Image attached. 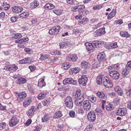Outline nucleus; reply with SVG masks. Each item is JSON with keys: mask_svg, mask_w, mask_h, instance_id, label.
Returning <instances> with one entry per match:
<instances>
[{"mask_svg": "<svg viewBox=\"0 0 131 131\" xmlns=\"http://www.w3.org/2000/svg\"><path fill=\"white\" fill-rule=\"evenodd\" d=\"M39 5V3L37 1H34L31 3V7L32 8H36Z\"/></svg>", "mask_w": 131, "mask_h": 131, "instance_id": "b1692460", "label": "nucleus"}, {"mask_svg": "<svg viewBox=\"0 0 131 131\" xmlns=\"http://www.w3.org/2000/svg\"><path fill=\"white\" fill-rule=\"evenodd\" d=\"M63 83L64 85H66V84L75 85L77 83V81L75 80H74L72 78H66L63 81Z\"/></svg>", "mask_w": 131, "mask_h": 131, "instance_id": "39448f33", "label": "nucleus"}, {"mask_svg": "<svg viewBox=\"0 0 131 131\" xmlns=\"http://www.w3.org/2000/svg\"><path fill=\"white\" fill-rule=\"evenodd\" d=\"M80 91H81L80 90H78L76 91V93H75L74 95L73 94V96L74 95L75 96V97L76 98L77 97V98L80 97L82 95H83V96L84 97L83 94L81 95Z\"/></svg>", "mask_w": 131, "mask_h": 131, "instance_id": "473e14b6", "label": "nucleus"}, {"mask_svg": "<svg viewBox=\"0 0 131 131\" xmlns=\"http://www.w3.org/2000/svg\"><path fill=\"white\" fill-rule=\"evenodd\" d=\"M114 90L120 95H122V91L119 86H116L114 88Z\"/></svg>", "mask_w": 131, "mask_h": 131, "instance_id": "cd10ccee", "label": "nucleus"}, {"mask_svg": "<svg viewBox=\"0 0 131 131\" xmlns=\"http://www.w3.org/2000/svg\"><path fill=\"white\" fill-rule=\"evenodd\" d=\"M129 71V70L125 68H124L122 71V74L123 75L125 76L128 74Z\"/></svg>", "mask_w": 131, "mask_h": 131, "instance_id": "f704fd0d", "label": "nucleus"}, {"mask_svg": "<svg viewBox=\"0 0 131 131\" xmlns=\"http://www.w3.org/2000/svg\"><path fill=\"white\" fill-rule=\"evenodd\" d=\"M54 7L55 6L54 5L51 3L47 4L45 6V8L50 10L53 9Z\"/></svg>", "mask_w": 131, "mask_h": 131, "instance_id": "2f4dec72", "label": "nucleus"}, {"mask_svg": "<svg viewBox=\"0 0 131 131\" xmlns=\"http://www.w3.org/2000/svg\"><path fill=\"white\" fill-rule=\"evenodd\" d=\"M127 107L131 110V101L129 102L127 104Z\"/></svg>", "mask_w": 131, "mask_h": 131, "instance_id": "774afa93", "label": "nucleus"}, {"mask_svg": "<svg viewBox=\"0 0 131 131\" xmlns=\"http://www.w3.org/2000/svg\"><path fill=\"white\" fill-rule=\"evenodd\" d=\"M77 7V6H76L72 7L71 9V10L73 12H76L78 10V8Z\"/></svg>", "mask_w": 131, "mask_h": 131, "instance_id": "0e129e2a", "label": "nucleus"}, {"mask_svg": "<svg viewBox=\"0 0 131 131\" xmlns=\"http://www.w3.org/2000/svg\"><path fill=\"white\" fill-rule=\"evenodd\" d=\"M103 83L105 86L108 88H112L113 86L112 82L109 80L108 78L106 76L104 77L103 78Z\"/></svg>", "mask_w": 131, "mask_h": 131, "instance_id": "f257e3e1", "label": "nucleus"}, {"mask_svg": "<svg viewBox=\"0 0 131 131\" xmlns=\"http://www.w3.org/2000/svg\"><path fill=\"white\" fill-rule=\"evenodd\" d=\"M94 36L95 37L98 36H101V34L99 32L98 30L96 31L95 32L94 34Z\"/></svg>", "mask_w": 131, "mask_h": 131, "instance_id": "338daca9", "label": "nucleus"}, {"mask_svg": "<svg viewBox=\"0 0 131 131\" xmlns=\"http://www.w3.org/2000/svg\"><path fill=\"white\" fill-rule=\"evenodd\" d=\"M127 111L125 108H119L117 111V114L118 115L123 116L125 115L127 113Z\"/></svg>", "mask_w": 131, "mask_h": 131, "instance_id": "0eeeda50", "label": "nucleus"}, {"mask_svg": "<svg viewBox=\"0 0 131 131\" xmlns=\"http://www.w3.org/2000/svg\"><path fill=\"white\" fill-rule=\"evenodd\" d=\"M96 94L99 97L104 99H105L106 98L105 94L102 91H99Z\"/></svg>", "mask_w": 131, "mask_h": 131, "instance_id": "a878e982", "label": "nucleus"}, {"mask_svg": "<svg viewBox=\"0 0 131 131\" xmlns=\"http://www.w3.org/2000/svg\"><path fill=\"white\" fill-rule=\"evenodd\" d=\"M66 2L67 3L71 4H73L74 3V0H66Z\"/></svg>", "mask_w": 131, "mask_h": 131, "instance_id": "680f3d73", "label": "nucleus"}, {"mask_svg": "<svg viewBox=\"0 0 131 131\" xmlns=\"http://www.w3.org/2000/svg\"><path fill=\"white\" fill-rule=\"evenodd\" d=\"M6 124L5 123L3 122L0 124V129H4L6 126Z\"/></svg>", "mask_w": 131, "mask_h": 131, "instance_id": "603ef678", "label": "nucleus"}, {"mask_svg": "<svg viewBox=\"0 0 131 131\" xmlns=\"http://www.w3.org/2000/svg\"><path fill=\"white\" fill-rule=\"evenodd\" d=\"M128 70H129L131 69V61H130L128 62L126 65L125 68Z\"/></svg>", "mask_w": 131, "mask_h": 131, "instance_id": "79ce46f5", "label": "nucleus"}, {"mask_svg": "<svg viewBox=\"0 0 131 131\" xmlns=\"http://www.w3.org/2000/svg\"><path fill=\"white\" fill-rule=\"evenodd\" d=\"M17 66L15 64L9 65L8 69V71H15L18 69Z\"/></svg>", "mask_w": 131, "mask_h": 131, "instance_id": "5701e85b", "label": "nucleus"}, {"mask_svg": "<svg viewBox=\"0 0 131 131\" xmlns=\"http://www.w3.org/2000/svg\"><path fill=\"white\" fill-rule=\"evenodd\" d=\"M87 19L86 17H84L81 21H79V23L82 24H84L86 23Z\"/></svg>", "mask_w": 131, "mask_h": 131, "instance_id": "a19ab883", "label": "nucleus"}, {"mask_svg": "<svg viewBox=\"0 0 131 131\" xmlns=\"http://www.w3.org/2000/svg\"><path fill=\"white\" fill-rule=\"evenodd\" d=\"M26 96V94L24 92L20 93L18 94L17 100L18 101H22Z\"/></svg>", "mask_w": 131, "mask_h": 131, "instance_id": "f8f14e48", "label": "nucleus"}, {"mask_svg": "<svg viewBox=\"0 0 131 131\" xmlns=\"http://www.w3.org/2000/svg\"><path fill=\"white\" fill-rule=\"evenodd\" d=\"M35 107L34 106H32L27 112V115L29 116H32L33 115L34 113L35 112Z\"/></svg>", "mask_w": 131, "mask_h": 131, "instance_id": "f3484780", "label": "nucleus"}, {"mask_svg": "<svg viewBox=\"0 0 131 131\" xmlns=\"http://www.w3.org/2000/svg\"><path fill=\"white\" fill-rule=\"evenodd\" d=\"M81 66L82 68L86 69L90 68V65L89 63L86 61H84L81 62Z\"/></svg>", "mask_w": 131, "mask_h": 131, "instance_id": "aec40b11", "label": "nucleus"}, {"mask_svg": "<svg viewBox=\"0 0 131 131\" xmlns=\"http://www.w3.org/2000/svg\"><path fill=\"white\" fill-rule=\"evenodd\" d=\"M31 62V59L30 58H26L20 60L19 62L21 64H27L30 63Z\"/></svg>", "mask_w": 131, "mask_h": 131, "instance_id": "a211bd4d", "label": "nucleus"}, {"mask_svg": "<svg viewBox=\"0 0 131 131\" xmlns=\"http://www.w3.org/2000/svg\"><path fill=\"white\" fill-rule=\"evenodd\" d=\"M72 99L70 96L67 97L65 101V104L67 107L69 108H71L73 106Z\"/></svg>", "mask_w": 131, "mask_h": 131, "instance_id": "20e7f679", "label": "nucleus"}, {"mask_svg": "<svg viewBox=\"0 0 131 131\" xmlns=\"http://www.w3.org/2000/svg\"><path fill=\"white\" fill-rule=\"evenodd\" d=\"M49 57V56L47 54H41V57L39 59L41 60H44L48 59Z\"/></svg>", "mask_w": 131, "mask_h": 131, "instance_id": "e433bc0d", "label": "nucleus"}, {"mask_svg": "<svg viewBox=\"0 0 131 131\" xmlns=\"http://www.w3.org/2000/svg\"><path fill=\"white\" fill-rule=\"evenodd\" d=\"M87 117L88 120L91 122L94 121L96 119L95 113L93 112H89Z\"/></svg>", "mask_w": 131, "mask_h": 131, "instance_id": "1a4fd4ad", "label": "nucleus"}, {"mask_svg": "<svg viewBox=\"0 0 131 131\" xmlns=\"http://www.w3.org/2000/svg\"><path fill=\"white\" fill-rule=\"evenodd\" d=\"M69 114L70 116L71 117H74L75 115V113L73 111H70Z\"/></svg>", "mask_w": 131, "mask_h": 131, "instance_id": "09e8293b", "label": "nucleus"}, {"mask_svg": "<svg viewBox=\"0 0 131 131\" xmlns=\"http://www.w3.org/2000/svg\"><path fill=\"white\" fill-rule=\"evenodd\" d=\"M29 40V39L28 38L24 37L20 39V41H21L22 43H24V42L28 41Z\"/></svg>", "mask_w": 131, "mask_h": 131, "instance_id": "bf43d9fd", "label": "nucleus"}, {"mask_svg": "<svg viewBox=\"0 0 131 131\" xmlns=\"http://www.w3.org/2000/svg\"><path fill=\"white\" fill-rule=\"evenodd\" d=\"M3 7L5 10H7L10 7V5L7 4L6 3L4 2L3 5Z\"/></svg>", "mask_w": 131, "mask_h": 131, "instance_id": "4c0bfd02", "label": "nucleus"}, {"mask_svg": "<svg viewBox=\"0 0 131 131\" xmlns=\"http://www.w3.org/2000/svg\"><path fill=\"white\" fill-rule=\"evenodd\" d=\"M75 71V73H78L81 71V69L79 67H77L75 68H72Z\"/></svg>", "mask_w": 131, "mask_h": 131, "instance_id": "6e6d98bb", "label": "nucleus"}, {"mask_svg": "<svg viewBox=\"0 0 131 131\" xmlns=\"http://www.w3.org/2000/svg\"><path fill=\"white\" fill-rule=\"evenodd\" d=\"M114 66V69H115L118 70L119 68V64L117 63L115 64H113Z\"/></svg>", "mask_w": 131, "mask_h": 131, "instance_id": "5fc2aeb1", "label": "nucleus"}, {"mask_svg": "<svg viewBox=\"0 0 131 131\" xmlns=\"http://www.w3.org/2000/svg\"><path fill=\"white\" fill-rule=\"evenodd\" d=\"M88 99L92 102L94 103L96 102V97L93 95L88 97Z\"/></svg>", "mask_w": 131, "mask_h": 131, "instance_id": "c85d7f7f", "label": "nucleus"}, {"mask_svg": "<svg viewBox=\"0 0 131 131\" xmlns=\"http://www.w3.org/2000/svg\"><path fill=\"white\" fill-rule=\"evenodd\" d=\"M85 45L86 47L87 50L90 51L94 49V47L92 45V43H91L86 42L85 43Z\"/></svg>", "mask_w": 131, "mask_h": 131, "instance_id": "4468645a", "label": "nucleus"}, {"mask_svg": "<svg viewBox=\"0 0 131 131\" xmlns=\"http://www.w3.org/2000/svg\"><path fill=\"white\" fill-rule=\"evenodd\" d=\"M126 94L129 96H131V86L129 87L128 89L126 90Z\"/></svg>", "mask_w": 131, "mask_h": 131, "instance_id": "49530a36", "label": "nucleus"}, {"mask_svg": "<svg viewBox=\"0 0 131 131\" xmlns=\"http://www.w3.org/2000/svg\"><path fill=\"white\" fill-rule=\"evenodd\" d=\"M31 102V98H29L24 100L23 103V105L25 107H26L28 106Z\"/></svg>", "mask_w": 131, "mask_h": 131, "instance_id": "dca6fc26", "label": "nucleus"}, {"mask_svg": "<svg viewBox=\"0 0 131 131\" xmlns=\"http://www.w3.org/2000/svg\"><path fill=\"white\" fill-rule=\"evenodd\" d=\"M16 115L13 116L10 119L9 125L10 126L13 127L16 125L19 122V120Z\"/></svg>", "mask_w": 131, "mask_h": 131, "instance_id": "f03ea898", "label": "nucleus"}, {"mask_svg": "<svg viewBox=\"0 0 131 131\" xmlns=\"http://www.w3.org/2000/svg\"><path fill=\"white\" fill-rule=\"evenodd\" d=\"M96 113L98 115H100L102 113V110L99 108H97L95 110Z\"/></svg>", "mask_w": 131, "mask_h": 131, "instance_id": "c03bdc74", "label": "nucleus"}, {"mask_svg": "<svg viewBox=\"0 0 131 131\" xmlns=\"http://www.w3.org/2000/svg\"><path fill=\"white\" fill-rule=\"evenodd\" d=\"M26 79L23 78H20L18 79L17 83L19 84L24 83L26 82Z\"/></svg>", "mask_w": 131, "mask_h": 131, "instance_id": "393cba45", "label": "nucleus"}, {"mask_svg": "<svg viewBox=\"0 0 131 131\" xmlns=\"http://www.w3.org/2000/svg\"><path fill=\"white\" fill-rule=\"evenodd\" d=\"M60 108L59 109V110L58 111V117L59 118L61 117L63 115L62 112L60 111Z\"/></svg>", "mask_w": 131, "mask_h": 131, "instance_id": "864d4df0", "label": "nucleus"}, {"mask_svg": "<svg viewBox=\"0 0 131 131\" xmlns=\"http://www.w3.org/2000/svg\"><path fill=\"white\" fill-rule=\"evenodd\" d=\"M36 67L35 66H29V68L31 71H34L36 69Z\"/></svg>", "mask_w": 131, "mask_h": 131, "instance_id": "13d9d810", "label": "nucleus"}, {"mask_svg": "<svg viewBox=\"0 0 131 131\" xmlns=\"http://www.w3.org/2000/svg\"><path fill=\"white\" fill-rule=\"evenodd\" d=\"M49 103V100L48 99H47L42 102L44 106H48Z\"/></svg>", "mask_w": 131, "mask_h": 131, "instance_id": "de8ad7c7", "label": "nucleus"}, {"mask_svg": "<svg viewBox=\"0 0 131 131\" xmlns=\"http://www.w3.org/2000/svg\"><path fill=\"white\" fill-rule=\"evenodd\" d=\"M77 7L79 12H80V11H82V9H84L85 8V6L84 5L77 6Z\"/></svg>", "mask_w": 131, "mask_h": 131, "instance_id": "8fccbe9b", "label": "nucleus"}, {"mask_svg": "<svg viewBox=\"0 0 131 131\" xmlns=\"http://www.w3.org/2000/svg\"><path fill=\"white\" fill-rule=\"evenodd\" d=\"M18 19V18L16 16H14L13 17H11L10 18V19L12 23H14L16 22Z\"/></svg>", "mask_w": 131, "mask_h": 131, "instance_id": "a18cd8bd", "label": "nucleus"}, {"mask_svg": "<svg viewBox=\"0 0 131 131\" xmlns=\"http://www.w3.org/2000/svg\"><path fill=\"white\" fill-rule=\"evenodd\" d=\"M46 93L43 92L39 94L37 96L38 99L39 100H41L44 99L46 96Z\"/></svg>", "mask_w": 131, "mask_h": 131, "instance_id": "7c9ffc66", "label": "nucleus"}, {"mask_svg": "<svg viewBox=\"0 0 131 131\" xmlns=\"http://www.w3.org/2000/svg\"><path fill=\"white\" fill-rule=\"evenodd\" d=\"M116 11L115 10L113 9L112 12L110 13L109 14L111 15V16L113 17L116 14Z\"/></svg>", "mask_w": 131, "mask_h": 131, "instance_id": "4d7b16f0", "label": "nucleus"}, {"mask_svg": "<svg viewBox=\"0 0 131 131\" xmlns=\"http://www.w3.org/2000/svg\"><path fill=\"white\" fill-rule=\"evenodd\" d=\"M73 68L71 69L70 70V73L71 74H75L76 73H75V72Z\"/></svg>", "mask_w": 131, "mask_h": 131, "instance_id": "e2e57ef3", "label": "nucleus"}, {"mask_svg": "<svg viewBox=\"0 0 131 131\" xmlns=\"http://www.w3.org/2000/svg\"><path fill=\"white\" fill-rule=\"evenodd\" d=\"M67 60L68 61H75L77 59V57L76 55L68 54L66 58Z\"/></svg>", "mask_w": 131, "mask_h": 131, "instance_id": "ddd939ff", "label": "nucleus"}, {"mask_svg": "<svg viewBox=\"0 0 131 131\" xmlns=\"http://www.w3.org/2000/svg\"><path fill=\"white\" fill-rule=\"evenodd\" d=\"M44 78L41 79H39L38 83V86L41 87L45 86L46 85V84L44 81Z\"/></svg>", "mask_w": 131, "mask_h": 131, "instance_id": "4be33fe9", "label": "nucleus"}, {"mask_svg": "<svg viewBox=\"0 0 131 131\" xmlns=\"http://www.w3.org/2000/svg\"><path fill=\"white\" fill-rule=\"evenodd\" d=\"M84 100V97L82 95L80 97L76 98L75 101V103L77 106H80L82 105Z\"/></svg>", "mask_w": 131, "mask_h": 131, "instance_id": "6e6552de", "label": "nucleus"}, {"mask_svg": "<svg viewBox=\"0 0 131 131\" xmlns=\"http://www.w3.org/2000/svg\"><path fill=\"white\" fill-rule=\"evenodd\" d=\"M70 66L71 65H70V64H63L62 65V67L64 69L66 70L69 68Z\"/></svg>", "mask_w": 131, "mask_h": 131, "instance_id": "37998d69", "label": "nucleus"}, {"mask_svg": "<svg viewBox=\"0 0 131 131\" xmlns=\"http://www.w3.org/2000/svg\"><path fill=\"white\" fill-rule=\"evenodd\" d=\"M57 28L56 27H53L51 28L50 29L49 31V33L50 34H57Z\"/></svg>", "mask_w": 131, "mask_h": 131, "instance_id": "bb28decb", "label": "nucleus"}, {"mask_svg": "<svg viewBox=\"0 0 131 131\" xmlns=\"http://www.w3.org/2000/svg\"><path fill=\"white\" fill-rule=\"evenodd\" d=\"M120 34L121 36L123 37H125L128 38L130 37V35L128 33L127 31H121L120 32Z\"/></svg>", "mask_w": 131, "mask_h": 131, "instance_id": "412c9836", "label": "nucleus"}, {"mask_svg": "<svg viewBox=\"0 0 131 131\" xmlns=\"http://www.w3.org/2000/svg\"><path fill=\"white\" fill-rule=\"evenodd\" d=\"M23 8L21 7L14 6L12 8V10L14 12L16 13L21 12L23 10Z\"/></svg>", "mask_w": 131, "mask_h": 131, "instance_id": "2eb2a0df", "label": "nucleus"}, {"mask_svg": "<svg viewBox=\"0 0 131 131\" xmlns=\"http://www.w3.org/2000/svg\"><path fill=\"white\" fill-rule=\"evenodd\" d=\"M97 58L99 61H104L106 59V56L104 52H103L97 55Z\"/></svg>", "mask_w": 131, "mask_h": 131, "instance_id": "9b49d317", "label": "nucleus"}, {"mask_svg": "<svg viewBox=\"0 0 131 131\" xmlns=\"http://www.w3.org/2000/svg\"><path fill=\"white\" fill-rule=\"evenodd\" d=\"M88 80V78L85 75H83L80 78L78 81L79 84L83 86H85Z\"/></svg>", "mask_w": 131, "mask_h": 131, "instance_id": "423d86ee", "label": "nucleus"}, {"mask_svg": "<svg viewBox=\"0 0 131 131\" xmlns=\"http://www.w3.org/2000/svg\"><path fill=\"white\" fill-rule=\"evenodd\" d=\"M22 37V36L21 34H17L15 35L13 37L15 39L17 38H20Z\"/></svg>", "mask_w": 131, "mask_h": 131, "instance_id": "3c124183", "label": "nucleus"}, {"mask_svg": "<svg viewBox=\"0 0 131 131\" xmlns=\"http://www.w3.org/2000/svg\"><path fill=\"white\" fill-rule=\"evenodd\" d=\"M120 101V99L117 98L115 99V100L113 102V103L115 106H117L119 103V102Z\"/></svg>", "mask_w": 131, "mask_h": 131, "instance_id": "ea45409f", "label": "nucleus"}, {"mask_svg": "<svg viewBox=\"0 0 131 131\" xmlns=\"http://www.w3.org/2000/svg\"><path fill=\"white\" fill-rule=\"evenodd\" d=\"M29 15L28 13L27 12H24L23 13L20 14L19 16L20 18H25L27 17Z\"/></svg>", "mask_w": 131, "mask_h": 131, "instance_id": "58836bf2", "label": "nucleus"}, {"mask_svg": "<svg viewBox=\"0 0 131 131\" xmlns=\"http://www.w3.org/2000/svg\"><path fill=\"white\" fill-rule=\"evenodd\" d=\"M65 43L63 42L59 43V46L60 48H63L65 46Z\"/></svg>", "mask_w": 131, "mask_h": 131, "instance_id": "69168bd1", "label": "nucleus"}, {"mask_svg": "<svg viewBox=\"0 0 131 131\" xmlns=\"http://www.w3.org/2000/svg\"><path fill=\"white\" fill-rule=\"evenodd\" d=\"M109 75L113 79L115 80L118 79L119 78V73L117 71L112 70L109 72Z\"/></svg>", "mask_w": 131, "mask_h": 131, "instance_id": "7ed1b4c3", "label": "nucleus"}, {"mask_svg": "<svg viewBox=\"0 0 131 131\" xmlns=\"http://www.w3.org/2000/svg\"><path fill=\"white\" fill-rule=\"evenodd\" d=\"M31 122L32 121L31 119H28L25 125L27 126H28L31 124Z\"/></svg>", "mask_w": 131, "mask_h": 131, "instance_id": "052dcab7", "label": "nucleus"}, {"mask_svg": "<svg viewBox=\"0 0 131 131\" xmlns=\"http://www.w3.org/2000/svg\"><path fill=\"white\" fill-rule=\"evenodd\" d=\"M106 108L108 111H111L113 110L115 108L114 106L112 104H108L106 105Z\"/></svg>", "mask_w": 131, "mask_h": 131, "instance_id": "c756f323", "label": "nucleus"}, {"mask_svg": "<svg viewBox=\"0 0 131 131\" xmlns=\"http://www.w3.org/2000/svg\"><path fill=\"white\" fill-rule=\"evenodd\" d=\"M109 46V48H115L118 47L117 43L116 42L110 44Z\"/></svg>", "mask_w": 131, "mask_h": 131, "instance_id": "c9c22d12", "label": "nucleus"}, {"mask_svg": "<svg viewBox=\"0 0 131 131\" xmlns=\"http://www.w3.org/2000/svg\"><path fill=\"white\" fill-rule=\"evenodd\" d=\"M49 115H45L42 119V122H46L47 121L49 120Z\"/></svg>", "mask_w": 131, "mask_h": 131, "instance_id": "72a5a7b5", "label": "nucleus"}, {"mask_svg": "<svg viewBox=\"0 0 131 131\" xmlns=\"http://www.w3.org/2000/svg\"><path fill=\"white\" fill-rule=\"evenodd\" d=\"M83 106L84 110L89 111L91 107V104L89 101L88 100L84 101L83 103Z\"/></svg>", "mask_w": 131, "mask_h": 131, "instance_id": "9d476101", "label": "nucleus"}, {"mask_svg": "<svg viewBox=\"0 0 131 131\" xmlns=\"http://www.w3.org/2000/svg\"><path fill=\"white\" fill-rule=\"evenodd\" d=\"M104 77V75H99L96 79L97 83L99 84H102L103 82V79Z\"/></svg>", "mask_w": 131, "mask_h": 131, "instance_id": "6ab92c4d", "label": "nucleus"}]
</instances>
